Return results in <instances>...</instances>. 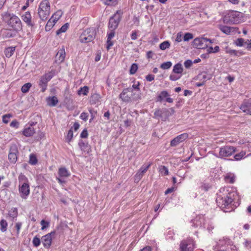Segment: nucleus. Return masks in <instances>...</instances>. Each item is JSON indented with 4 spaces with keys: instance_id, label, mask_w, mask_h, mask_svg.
Instances as JSON below:
<instances>
[{
    "instance_id": "nucleus-1",
    "label": "nucleus",
    "mask_w": 251,
    "mask_h": 251,
    "mask_svg": "<svg viewBox=\"0 0 251 251\" xmlns=\"http://www.w3.org/2000/svg\"><path fill=\"white\" fill-rule=\"evenodd\" d=\"M2 20L16 32L22 30V23L20 19L16 15L5 12L1 14Z\"/></svg>"
},
{
    "instance_id": "nucleus-2",
    "label": "nucleus",
    "mask_w": 251,
    "mask_h": 251,
    "mask_svg": "<svg viewBox=\"0 0 251 251\" xmlns=\"http://www.w3.org/2000/svg\"><path fill=\"white\" fill-rule=\"evenodd\" d=\"M50 14V4L49 0H42L38 8V14L43 21H46Z\"/></svg>"
},
{
    "instance_id": "nucleus-3",
    "label": "nucleus",
    "mask_w": 251,
    "mask_h": 251,
    "mask_svg": "<svg viewBox=\"0 0 251 251\" xmlns=\"http://www.w3.org/2000/svg\"><path fill=\"white\" fill-rule=\"evenodd\" d=\"M244 20L243 13L236 11H229L224 18V22L227 23L237 24L243 22Z\"/></svg>"
},
{
    "instance_id": "nucleus-4",
    "label": "nucleus",
    "mask_w": 251,
    "mask_h": 251,
    "mask_svg": "<svg viewBox=\"0 0 251 251\" xmlns=\"http://www.w3.org/2000/svg\"><path fill=\"white\" fill-rule=\"evenodd\" d=\"M19 180L20 183L19 190L21 196L23 199H26L30 192L27 180L24 176H20Z\"/></svg>"
},
{
    "instance_id": "nucleus-5",
    "label": "nucleus",
    "mask_w": 251,
    "mask_h": 251,
    "mask_svg": "<svg viewBox=\"0 0 251 251\" xmlns=\"http://www.w3.org/2000/svg\"><path fill=\"white\" fill-rule=\"evenodd\" d=\"M216 201L219 206L224 208L230 204L232 202L233 199L231 194L228 193V195H226L220 193L217 194Z\"/></svg>"
},
{
    "instance_id": "nucleus-6",
    "label": "nucleus",
    "mask_w": 251,
    "mask_h": 251,
    "mask_svg": "<svg viewBox=\"0 0 251 251\" xmlns=\"http://www.w3.org/2000/svg\"><path fill=\"white\" fill-rule=\"evenodd\" d=\"M96 31L94 28L85 29L80 35L79 40L81 43H87L92 41L95 38Z\"/></svg>"
},
{
    "instance_id": "nucleus-7",
    "label": "nucleus",
    "mask_w": 251,
    "mask_h": 251,
    "mask_svg": "<svg viewBox=\"0 0 251 251\" xmlns=\"http://www.w3.org/2000/svg\"><path fill=\"white\" fill-rule=\"evenodd\" d=\"M171 113H170L169 109L166 108L156 109L154 113V118L162 121H166L167 119L172 114L174 113L175 110L173 108H170Z\"/></svg>"
},
{
    "instance_id": "nucleus-8",
    "label": "nucleus",
    "mask_w": 251,
    "mask_h": 251,
    "mask_svg": "<svg viewBox=\"0 0 251 251\" xmlns=\"http://www.w3.org/2000/svg\"><path fill=\"white\" fill-rule=\"evenodd\" d=\"M195 248L194 241L191 238L182 240L179 245L180 251H193Z\"/></svg>"
},
{
    "instance_id": "nucleus-9",
    "label": "nucleus",
    "mask_w": 251,
    "mask_h": 251,
    "mask_svg": "<svg viewBox=\"0 0 251 251\" xmlns=\"http://www.w3.org/2000/svg\"><path fill=\"white\" fill-rule=\"evenodd\" d=\"M54 73L52 71L46 73L40 77L39 85L41 88V91L45 92L47 88L48 83L53 77Z\"/></svg>"
},
{
    "instance_id": "nucleus-10",
    "label": "nucleus",
    "mask_w": 251,
    "mask_h": 251,
    "mask_svg": "<svg viewBox=\"0 0 251 251\" xmlns=\"http://www.w3.org/2000/svg\"><path fill=\"white\" fill-rule=\"evenodd\" d=\"M236 151V148L233 146H225L220 148L219 157L223 158L228 157L233 154Z\"/></svg>"
},
{
    "instance_id": "nucleus-11",
    "label": "nucleus",
    "mask_w": 251,
    "mask_h": 251,
    "mask_svg": "<svg viewBox=\"0 0 251 251\" xmlns=\"http://www.w3.org/2000/svg\"><path fill=\"white\" fill-rule=\"evenodd\" d=\"M208 42L212 43L211 40L209 39L206 38H197L193 41V46L196 48L202 49L207 47L206 43Z\"/></svg>"
},
{
    "instance_id": "nucleus-12",
    "label": "nucleus",
    "mask_w": 251,
    "mask_h": 251,
    "mask_svg": "<svg viewBox=\"0 0 251 251\" xmlns=\"http://www.w3.org/2000/svg\"><path fill=\"white\" fill-rule=\"evenodd\" d=\"M21 18L27 26L33 27L35 26V21L32 19V16L29 11H26L23 13L21 15Z\"/></svg>"
},
{
    "instance_id": "nucleus-13",
    "label": "nucleus",
    "mask_w": 251,
    "mask_h": 251,
    "mask_svg": "<svg viewBox=\"0 0 251 251\" xmlns=\"http://www.w3.org/2000/svg\"><path fill=\"white\" fill-rule=\"evenodd\" d=\"M36 124V122H32L29 123V125H26L22 131L23 134L27 137L33 136L35 132L34 126H35Z\"/></svg>"
},
{
    "instance_id": "nucleus-14",
    "label": "nucleus",
    "mask_w": 251,
    "mask_h": 251,
    "mask_svg": "<svg viewBox=\"0 0 251 251\" xmlns=\"http://www.w3.org/2000/svg\"><path fill=\"white\" fill-rule=\"evenodd\" d=\"M132 92L133 89L132 88L129 87L124 89L122 92L120 94L119 98L123 101L129 102L131 100Z\"/></svg>"
},
{
    "instance_id": "nucleus-15",
    "label": "nucleus",
    "mask_w": 251,
    "mask_h": 251,
    "mask_svg": "<svg viewBox=\"0 0 251 251\" xmlns=\"http://www.w3.org/2000/svg\"><path fill=\"white\" fill-rule=\"evenodd\" d=\"M55 234V231H52L42 237L41 241L45 248H49L50 247L51 244L52 237Z\"/></svg>"
},
{
    "instance_id": "nucleus-16",
    "label": "nucleus",
    "mask_w": 251,
    "mask_h": 251,
    "mask_svg": "<svg viewBox=\"0 0 251 251\" xmlns=\"http://www.w3.org/2000/svg\"><path fill=\"white\" fill-rule=\"evenodd\" d=\"M188 138V134L187 133H184L180 135H179L175 138H174L171 141L170 146L173 147H176L177 145H178L180 143L184 141Z\"/></svg>"
},
{
    "instance_id": "nucleus-17",
    "label": "nucleus",
    "mask_w": 251,
    "mask_h": 251,
    "mask_svg": "<svg viewBox=\"0 0 251 251\" xmlns=\"http://www.w3.org/2000/svg\"><path fill=\"white\" fill-rule=\"evenodd\" d=\"M204 222L205 219L204 216L202 215H199L194 220L191 221V223H192V226L194 227H203L204 228H205L206 226H205Z\"/></svg>"
},
{
    "instance_id": "nucleus-18",
    "label": "nucleus",
    "mask_w": 251,
    "mask_h": 251,
    "mask_svg": "<svg viewBox=\"0 0 251 251\" xmlns=\"http://www.w3.org/2000/svg\"><path fill=\"white\" fill-rule=\"evenodd\" d=\"M120 21V17L116 14H114L113 16L110 17L108 23L109 29L115 30L118 27Z\"/></svg>"
},
{
    "instance_id": "nucleus-19",
    "label": "nucleus",
    "mask_w": 251,
    "mask_h": 251,
    "mask_svg": "<svg viewBox=\"0 0 251 251\" xmlns=\"http://www.w3.org/2000/svg\"><path fill=\"white\" fill-rule=\"evenodd\" d=\"M165 99L166 101L169 103L173 102V99L169 97V94L166 91H161L157 96L156 101L162 102Z\"/></svg>"
},
{
    "instance_id": "nucleus-20",
    "label": "nucleus",
    "mask_w": 251,
    "mask_h": 251,
    "mask_svg": "<svg viewBox=\"0 0 251 251\" xmlns=\"http://www.w3.org/2000/svg\"><path fill=\"white\" fill-rule=\"evenodd\" d=\"M18 151L15 146H12L9 151L8 159L11 163H15L17 160Z\"/></svg>"
},
{
    "instance_id": "nucleus-21",
    "label": "nucleus",
    "mask_w": 251,
    "mask_h": 251,
    "mask_svg": "<svg viewBox=\"0 0 251 251\" xmlns=\"http://www.w3.org/2000/svg\"><path fill=\"white\" fill-rule=\"evenodd\" d=\"M234 43L237 46H246L247 49L251 48V40H247V41H245L244 39L243 38H238L235 41Z\"/></svg>"
},
{
    "instance_id": "nucleus-22",
    "label": "nucleus",
    "mask_w": 251,
    "mask_h": 251,
    "mask_svg": "<svg viewBox=\"0 0 251 251\" xmlns=\"http://www.w3.org/2000/svg\"><path fill=\"white\" fill-rule=\"evenodd\" d=\"M211 78L212 75L211 74H208L205 72H203L197 76L196 79L205 84L206 81L211 79Z\"/></svg>"
},
{
    "instance_id": "nucleus-23",
    "label": "nucleus",
    "mask_w": 251,
    "mask_h": 251,
    "mask_svg": "<svg viewBox=\"0 0 251 251\" xmlns=\"http://www.w3.org/2000/svg\"><path fill=\"white\" fill-rule=\"evenodd\" d=\"M66 56V53L64 48H62L56 54V62L62 63L64 61Z\"/></svg>"
},
{
    "instance_id": "nucleus-24",
    "label": "nucleus",
    "mask_w": 251,
    "mask_h": 251,
    "mask_svg": "<svg viewBox=\"0 0 251 251\" xmlns=\"http://www.w3.org/2000/svg\"><path fill=\"white\" fill-rule=\"evenodd\" d=\"M78 146L80 150L83 152L89 153L91 151V147L87 142H85L82 140H79Z\"/></svg>"
},
{
    "instance_id": "nucleus-25",
    "label": "nucleus",
    "mask_w": 251,
    "mask_h": 251,
    "mask_svg": "<svg viewBox=\"0 0 251 251\" xmlns=\"http://www.w3.org/2000/svg\"><path fill=\"white\" fill-rule=\"evenodd\" d=\"M240 109L245 113L251 115V103L245 102L243 103Z\"/></svg>"
},
{
    "instance_id": "nucleus-26",
    "label": "nucleus",
    "mask_w": 251,
    "mask_h": 251,
    "mask_svg": "<svg viewBox=\"0 0 251 251\" xmlns=\"http://www.w3.org/2000/svg\"><path fill=\"white\" fill-rule=\"evenodd\" d=\"M46 101L48 105L51 107L55 106L58 102L57 97L55 96L47 98Z\"/></svg>"
},
{
    "instance_id": "nucleus-27",
    "label": "nucleus",
    "mask_w": 251,
    "mask_h": 251,
    "mask_svg": "<svg viewBox=\"0 0 251 251\" xmlns=\"http://www.w3.org/2000/svg\"><path fill=\"white\" fill-rule=\"evenodd\" d=\"M219 28L221 31L227 35L230 34L231 32H233L234 31V27L226 25H221L220 26Z\"/></svg>"
},
{
    "instance_id": "nucleus-28",
    "label": "nucleus",
    "mask_w": 251,
    "mask_h": 251,
    "mask_svg": "<svg viewBox=\"0 0 251 251\" xmlns=\"http://www.w3.org/2000/svg\"><path fill=\"white\" fill-rule=\"evenodd\" d=\"M58 173L60 177H67L70 175V172L65 167L60 168Z\"/></svg>"
},
{
    "instance_id": "nucleus-29",
    "label": "nucleus",
    "mask_w": 251,
    "mask_h": 251,
    "mask_svg": "<svg viewBox=\"0 0 251 251\" xmlns=\"http://www.w3.org/2000/svg\"><path fill=\"white\" fill-rule=\"evenodd\" d=\"M100 96L98 94H94L91 95L90 98V102L91 104H98L100 101Z\"/></svg>"
},
{
    "instance_id": "nucleus-30",
    "label": "nucleus",
    "mask_w": 251,
    "mask_h": 251,
    "mask_svg": "<svg viewBox=\"0 0 251 251\" xmlns=\"http://www.w3.org/2000/svg\"><path fill=\"white\" fill-rule=\"evenodd\" d=\"M15 36L11 30L5 29L2 31V36L3 38H9Z\"/></svg>"
},
{
    "instance_id": "nucleus-31",
    "label": "nucleus",
    "mask_w": 251,
    "mask_h": 251,
    "mask_svg": "<svg viewBox=\"0 0 251 251\" xmlns=\"http://www.w3.org/2000/svg\"><path fill=\"white\" fill-rule=\"evenodd\" d=\"M183 71V69L182 68V65L180 63H177L174 66L173 69V72L174 73L180 75H181Z\"/></svg>"
},
{
    "instance_id": "nucleus-32",
    "label": "nucleus",
    "mask_w": 251,
    "mask_h": 251,
    "mask_svg": "<svg viewBox=\"0 0 251 251\" xmlns=\"http://www.w3.org/2000/svg\"><path fill=\"white\" fill-rule=\"evenodd\" d=\"M15 50V47H9L5 49L4 53L7 57H10L14 53Z\"/></svg>"
},
{
    "instance_id": "nucleus-33",
    "label": "nucleus",
    "mask_w": 251,
    "mask_h": 251,
    "mask_svg": "<svg viewBox=\"0 0 251 251\" xmlns=\"http://www.w3.org/2000/svg\"><path fill=\"white\" fill-rule=\"evenodd\" d=\"M89 92V87L87 86H84L82 87H80L78 91L77 94L78 95H83L86 96Z\"/></svg>"
},
{
    "instance_id": "nucleus-34",
    "label": "nucleus",
    "mask_w": 251,
    "mask_h": 251,
    "mask_svg": "<svg viewBox=\"0 0 251 251\" xmlns=\"http://www.w3.org/2000/svg\"><path fill=\"white\" fill-rule=\"evenodd\" d=\"M63 14V12L61 10H58L54 13L50 18L55 23L60 19Z\"/></svg>"
},
{
    "instance_id": "nucleus-35",
    "label": "nucleus",
    "mask_w": 251,
    "mask_h": 251,
    "mask_svg": "<svg viewBox=\"0 0 251 251\" xmlns=\"http://www.w3.org/2000/svg\"><path fill=\"white\" fill-rule=\"evenodd\" d=\"M8 224L6 221L4 219H2L0 221V231L2 232H4L7 230V227Z\"/></svg>"
},
{
    "instance_id": "nucleus-36",
    "label": "nucleus",
    "mask_w": 251,
    "mask_h": 251,
    "mask_svg": "<svg viewBox=\"0 0 251 251\" xmlns=\"http://www.w3.org/2000/svg\"><path fill=\"white\" fill-rule=\"evenodd\" d=\"M55 24V23L51 18H50L46 25V30L50 31L52 28Z\"/></svg>"
},
{
    "instance_id": "nucleus-37",
    "label": "nucleus",
    "mask_w": 251,
    "mask_h": 251,
    "mask_svg": "<svg viewBox=\"0 0 251 251\" xmlns=\"http://www.w3.org/2000/svg\"><path fill=\"white\" fill-rule=\"evenodd\" d=\"M88 110L91 114V119L89 121V122L91 123L96 117L97 111L93 108H89Z\"/></svg>"
},
{
    "instance_id": "nucleus-38",
    "label": "nucleus",
    "mask_w": 251,
    "mask_h": 251,
    "mask_svg": "<svg viewBox=\"0 0 251 251\" xmlns=\"http://www.w3.org/2000/svg\"><path fill=\"white\" fill-rule=\"evenodd\" d=\"M159 171L163 175L167 176L169 174L168 168L165 166H160L159 167Z\"/></svg>"
},
{
    "instance_id": "nucleus-39",
    "label": "nucleus",
    "mask_w": 251,
    "mask_h": 251,
    "mask_svg": "<svg viewBox=\"0 0 251 251\" xmlns=\"http://www.w3.org/2000/svg\"><path fill=\"white\" fill-rule=\"evenodd\" d=\"M69 27V24L68 23L65 24L57 30L56 32L57 35H59L61 33L65 32L67 31Z\"/></svg>"
},
{
    "instance_id": "nucleus-40",
    "label": "nucleus",
    "mask_w": 251,
    "mask_h": 251,
    "mask_svg": "<svg viewBox=\"0 0 251 251\" xmlns=\"http://www.w3.org/2000/svg\"><path fill=\"white\" fill-rule=\"evenodd\" d=\"M170 46V42L168 41H165L163 42L159 45V48L161 50H165L169 48Z\"/></svg>"
},
{
    "instance_id": "nucleus-41",
    "label": "nucleus",
    "mask_w": 251,
    "mask_h": 251,
    "mask_svg": "<svg viewBox=\"0 0 251 251\" xmlns=\"http://www.w3.org/2000/svg\"><path fill=\"white\" fill-rule=\"evenodd\" d=\"M32 85L30 83H27L25 84L21 88V91L23 93H25L28 92L30 88L31 87Z\"/></svg>"
},
{
    "instance_id": "nucleus-42",
    "label": "nucleus",
    "mask_w": 251,
    "mask_h": 251,
    "mask_svg": "<svg viewBox=\"0 0 251 251\" xmlns=\"http://www.w3.org/2000/svg\"><path fill=\"white\" fill-rule=\"evenodd\" d=\"M29 163L31 165H35L37 164V159L34 154H31L30 155Z\"/></svg>"
},
{
    "instance_id": "nucleus-43",
    "label": "nucleus",
    "mask_w": 251,
    "mask_h": 251,
    "mask_svg": "<svg viewBox=\"0 0 251 251\" xmlns=\"http://www.w3.org/2000/svg\"><path fill=\"white\" fill-rule=\"evenodd\" d=\"M41 240L39 237L35 236L32 240V243L34 247H38L41 244Z\"/></svg>"
},
{
    "instance_id": "nucleus-44",
    "label": "nucleus",
    "mask_w": 251,
    "mask_h": 251,
    "mask_svg": "<svg viewBox=\"0 0 251 251\" xmlns=\"http://www.w3.org/2000/svg\"><path fill=\"white\" fill-rule=\"evenodd\" d=\"M172 65V63L170 61H167L163 63L160 65V68L164 70H167L169 69Z\"/></svg>"
},
{
    "instance_id": "nucleus-45",
    "label": "nucleus",
    "mask_w": 251,
    "mask_h": 251,
    "mask_svg": "<svg viewBox=\"0 0 251 251\" xmlns=\"http://www.w3.org/2000/svg\"><path fill=\"white\" fill-rule=\"evenodd\" d=\"M103 3L107 5H115L118 3V0H103Z\"/></svg>"
},
{
    "instance_id": "nucleus-46",
    "label": "nucleus",
    "mask_w": 251,
    "mask_h": 251,
    "mask_svg": "<svg viewBox=\"0 0 251 251\" xmlns=\"http://www.w3.org/2000/svg\"><path fill=\"white\" fill-rule=\"evenodd\" d=\"M151 165V163H149L148 165H143V166H142V167L140 168L139 171H140L141 173L144 174L148 171V169L150 168Z\"/></svg>"
},
{
    "instance_id": "nucleus-47",
    "label": "nucleus",
    "mask_w": 251,
    "mask_h": 251,
    "mask_svg": "<svg viewBox=\"0 0 251 251\" xmlns=\"http://www.w3.org/2000/svg\"><path fill=\"white\" fill-rule=\"evenodd\" d=\"M245 154L246 152L245 151H241L234 155V158L236 160H240L245 156Z\"/></svg>"
},
{
    "instance_id": "nucleus-48",
    "label": "nucleus",
    "mask_w": 251,
    "mask_h": 251,
    "mask_svg": "<svg viewBox=\"0 0 251 251\" xmlns=\"http://www.w3.org/2000/svg\"><path fill=\"white\" fill-rule=\"evenodd\" d=\"M17 210L16 208H12L9 212V216L13 218H16L17 216Z\"/></svg>"
},
{
    "instance_id": "nucleus-49",
    "label": "nucleus",
    "mask_w": 251,
    "mask_h": 251,
    "mask_svg": "<svg viewBox=\"0 0 251 251\" xmlns=\"http://www.w3.org/2000/svg\"><path fill=\"white\" fill-rule=\"evenodd\" d=\"M41 225L42 226L41 229L44 230L49 226L50 222L46 221L45 220H42L41 221Z\"/></svg>"
},
{
    "instance_id": "nucleus-50",
    "label": "nucleus",
    "mask_w": 251,
    "mask_h": 251,
    "mask_svg": "<svg viewBox=\"0 0 251 251\" xmlns=\"http://www.w3.org/2000/svg\"><path fill=\"white\" fill-rule=\"evenodd\" d=\"M138 69V66L136 64L133 63L130 67V74L131 75H133L136 73L137 70Z\"/></svg>"
},
{
    "instance_id": "nucleus-51",
    "label": "nucleus",
    "mask_w": 251,
    "mask_h": 251,
    "mask_svg": "<svg viewBox=\"0 0 251 251\" xmlns=\"http://www.w3.org/2000/svg\"><path fill=\"white\" fill-rule=\"evenodd\" d=\"M181 75L174 73V74L170 75L169 76V78L171 80L176 81V80L179 79L181 77Z\"/></svg>"
},
{
    "instance_id": "nucleus-52",
    "label": "nucleus",
    "mask_w": 251,
    "mask_h": 251,
    "mask_svg": "<svg viewBox=\"0 0 251 251\" xmlns=\"http://www.w3.org/2000/svg\"><path fill=\"white\" fill-rule=\"evenodd\" d=\"M12 117V114H7L2 116V122L4 124H7L9 122V119Z\"/></svg>"
},
{
    "instance_id": "nucleus-53",
    "label": "nucleus",
    "mask_w": 251,
    "mask_h": 251,
    "mask_svg": "<svg viewBox=\"0 0 251 251\" xmlns=\"http://www.w3.org/2000/svg\"><path fill=\"white\" fill-rule=\"evenodd\" d=\"M193 38V35L191 33H186L183 37V40L184 41H188Z\"/></svg>"
},
{
    "instance_id": "nucleus-54",
    "label": "nucleus",
    "mask_w": 251,
    "mask_h": 251,
    "mask_svg": "<svg viewBox=\"0 0 251 251\" xmlns=\"http://www.w3.org/2000/svg\"><path fill=\"white\" fill-rule=\"evenodd\" d=\"M73 137V132L72 130V129L71 128L68 132L67 135L66 136V140H67L68 142H70Z\"/></svg>"
},
{
    "instance_id": "nucleus-55",
    "label": "nucleus",
    "mask_w": 251,
    "mask_h": 251,
    "mask_svg": "<svg viewBox=\"0 0 251 251\" xmlns=\"http://www.w3.org/2000/svg\"><path fill=\"white\" fill-rule=\"evenodd\" d=\"M214 228V223L211 221L208 222L207 229L209 232H210Z\"/></svg>"
},
{
    "instance_id": "nucleus-56",
    "label": "nucleus",
    "mask_w": 251,
    "mask_h": 251,
    "mask_svg": "<svg viewBox=\"0 0 251 251\" xmlns=\"http://www.w3.org/2000/svg\"><path fill=\"white\" fill-rule=\"evenodd\" d=\"M110 31L107 33V39L111 40L115 35V31L114 29H109Z\"/></svg>"
},
{
    "instance_id": "nucleus-57",
    "label": "nucleus",
    "mask_w": 251,
    "mask_h": 251,
    "mask_svg": "<svg viewBox=\"0 0 251 251\" xmlns=\"http://www.w3.org/2000/svg\"><path fill=\"white\" fill-rule=\"evenodd\" d=\"M144 175V174H143L142 173H141L140 171L138 170L135 175V180H138V181L140 180L142 178Z\"/></svg>"
},
{
    "instance_id": "nucleus-58",
    "label": "nucleus",
    "mask_w": 251,
    "mask_h": 251,
    "mask_svg": "<svg viewBox=\"0 0 251 251\" xmlns=\"http://www.w3.org/2000/svg\"><path fill=\"white\" fill-rule=\"evenodd\" d=\"M80 118L84 121H86L88 118V114L86 112H82L80 114Z\"/></svg>"
},
{
    "instance_id": "nucleus-59",
    "label": "nucleus",
    "mask_w": 251,
    "mask_h": 251,
    "mask_svg": "<svg viewBox=\"0 0 251 251\" xmlns=\"http://www.w3.org/2000/svg\"><path fill=\"white\" fill-rule=\"evenodd\" d=\"M19 125V122L16 120L12 121L10 124V126L11 127H15L16 128H18Z\"/></svg>"
},
{
    "instance_id": "nucleus-60",
    "label": "nucleus",
    "mask_w": 251,
    "mask_h": 251,
    "mask_svg": "<svg viewBox=\"0 0 251 251\" xmlns=\"http://www.w3.org/2000/svg\"><path fill=\"white\" fill-rule=\"evenodd\" d=\"M183 34L181 32H179L177 34L176 41L177 42H180L182 40Z\"/></svg>"
},
{
    "instance_id": "nucleus-61",
    "label": "nucleus",
    "mask_w": 251,
    "mask_h": 251,
    "mask_svg": "<svg viewBox=\"0 0 251 251\" xmlns=\"http://www.w3.org/2000/svg\"><path fill=\"white\" fill-rule=\"evenodd\" d=\"M201 187V189L204 191H207L210 189L211 186L208 184L203 183L202 184Z\"/></svg>"
},
{
    "instance_id": "nucleus-62",
    "label": "nucleus",
    "mask_w": 251,
    "mask_h": 251,
    "mask_svg": "<svg viewBox=\"0 0 251 251\" xmlns=\"http://www.w3.org/2000/svg\"><path fill=\"white\" fill-rule=\"evenodd\" d=\"M184 66L186 68H189L192 65V61L191 60H187L184 63Z\"/></svg>"
},
{
    "instance_id": "nucleus-63",
    "label": "nucleus",
    "mask_w": 251,
    "mask_h": 251,
    "mask_svg": "<svg viewBox=\"0 0 251 251\" xmlns=\"http://www.w3.org/2000/svg\"><path fill=\"white\" fill-rule=\"evenodd\" d=\"M225 179L227 182L233 183L234 182L235 178L233 176H226L225 177Z\"/></svg>"
},
{
    "instance_id": "nucleus-64",
    "label": "nucleus",
    "mask_w": 251,
    "mask_h": 251,
    "mask_svg": "<svg viewBox=\"0 0 251 251\" xmlns=\"http://www.w3.org/2000/svg\"><path fill=\"white\" fill-rule=\"evenodd\" d=\"M88 134L86 129H83L80 134V137L82 138H85L88 137Z\"/></svg>"
}]
</instances>
